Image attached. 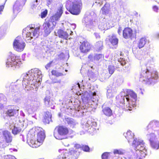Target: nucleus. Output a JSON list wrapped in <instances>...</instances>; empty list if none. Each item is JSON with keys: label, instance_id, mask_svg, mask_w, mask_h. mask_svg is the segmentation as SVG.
Segmentation results:
<instances>
[{"label": "nucleus", "instance_id": "1", "mask_svg": "<svg viewBox=\"0 0 159 159\" xmlns=\"http://www.w3.org/2000/svg\"><path fill=\"white\" fill-rule=\"evenodd\" d=\"M23 76L22 85L25 89L28 91L34 90L36 88L35 84L42 80V73L38 68H34L22 75Z\"/></svg>", "mask_w": 159, "mask_h": 159}, {"label": "nucleus", "instance_id": "2", "mask_svg": "<svg viewBox=\"0 0 159 159\" xmlns=\"http://www.w3.org/2000/svg\"><path fill=\"white\" fill-rule=\"evenodd\" d=\"M125 98L126 100V103H127L128 105V107H129L127 110H131V109H130L129 108H131L136 107L137 96L134 91L129 89L123 90V91H121L119 95L116 97L117 102L120 103V106L122 108L124 106L125 104ZM126 106H127V105Z\"/></svg>", "mask_w": 159, "mask_h": 159}, {"label": "nucleus", "instance_id": "3", "mask_svg": "<svg viewBox=\"0 0 159 159\" xmlns=\"http://www.w3.org/2000/svg\"><path fill=\"white\" fill-rule=\"evenodd\" d=\"M147 129L149 133L147 136L149 140L151 147L153 149H159V141L155 139V135L153 132H156L159 135V122L155 120L151 121Z\"/></svg>", "mask_w": 159, "mask_h": 159}, {"label": "nucleus", "instance_id": "4", "mask_svg": "<svg viewBox=\"0 0 159 159\" xmlns=\"http://www.w3.org/2000/svg\"><path fill=\"white\" fill-rule=\"evenodd\" d=\"M62 7L63 5L60 4L59 7L57 9L56 13L49 19L45 20V22L43 25V27L45 35L46 36L49 34L53 30L56 24V21L59 20L63 13Z\"/></svg>", "mask_w": 159, "mask_h": 159}, {"label": "nucleus", "instance_id": "5", "mask_svg": "<svg viewBox=\"0 0 159 159\" xmlns=\"http://www.w3.org/2000/svg\"><path fill=\"white\" fill-rule=\"evenodd\" d=\"M158 78V73L156 71L150 72L147 69L142 70L140 75L139 80L148 85L155 83Z\"/></svg>", "mask_w": 159, "mask_h": 159}, {"label": "nucleus", "instance_id": "6", "mask_svg": "<svg viewBox=\"0 0 159 159\" xmlns=\"http://www.w3.org/2000/svg\"><path fill=\"white\" fill-rule=\"evenodd\" d=\"M82 6L81 0H68L66 5V9L71 14L75 15L80 14Z\"/></svg>", "mask_w": 159, "mask_h": 159}, {"label": "nucleus", "instance_id": "7", "mask_svg": "<svg viewBox=\"0 0 159 159\" xmlns=\"http://www.w3.org/2000/svg\"><path fill=\"white\" fill-rule=\"evenodd\" d=\"M39 27L34 28L32 26H28L23 31V37L25 40L29 42L34 38V39L37 38L39 35Z\"/></svg>", "mask_w": 159, "mask_h": 159}, {"label": "nucleus", "instance_id": "8", "mask_svg": "<svg viewBox=\"0 0 159 159\" xmlns=\"http://www.w3.org/2000/svg\"><path fill=\"white\" fill-rule=\"evenodd\" d=\"M22 64L19 57L11 53L7 58L6 66L7 67H11L13 70L18 69Z\"/></svg>", "mask_w": 159, "mask_h": 159}, {"label": "nucleus", "instance_id": "9", "mask_svg": "<svg viewBox=\"0 0 159 159\" xmlns=\"http://www.w3.org/2000/svg\"><path fill=\"white\" fill-rule=\"evenodd\" d=\"M132 146L136 152V154L139 157L142 158L145 157L147 155V150L144 146V143L140 139H134Z\"/></svg>", "mask_w": 159, "mask_h": 159}, {"label": "nucleus", "instance_id": "10", "mask_svg": "<svg viewBox=\"0 0 159 159\" xmlns=\"http://www.w3.org/2000/svg\"><path fill=\"white\" fill-rule=\"evenodd\" d=\"M12 137L11 133L8 131L0 130V147L4 148L11 142Z\"/></svg>", "mask_w": 159, "mask_h": 159}, {"label": "nucleus", "instance_id": "11", "mask_svg": "<svg viewBox=\"0 0 159 159\" xmlns=\"http://www.w3.org/2000/svg\"><path fill=\"white\" fill-rule=\"evenodd\" d=\"M79 153L76 150H71L69 152L62 153L56 159H76Z\"/></svg>", "mask_w": 159, "mask_h": 159}, {"label": "nucleus", "instance_id": "12", "mask_svg": "<svg viewBox=\"0 0 159 159\" xmlns=\"http://www.w3.org/2000/svg\"><path fill=\"white\" fill-rule=\"evenodd\" d=\"M93 20V17L90 15H88L84 18V24L88 30L93 29L97 25V21Z\"/></svg>", "mask_w": 159, "mask_h": 159}, {"label": "nucleus", "instance_id": "13", "mask_svg": "<svg viewBox=\"0 0 159 159\" xmlns=\"http://www.w3.org/2000/svg\"><path fill=\"white\" fill-rule=\"evenodd\" d=\"M57 132L58 134L61 135H65L69 133L68 129L64 126H60L57 127L55 129V131L54 133V137L57 139H61L57 133H55V131Z\"/></svg>", "mask_w": 159, "mask_h": 159}, {"label": "nucleus", "instance_id": "14", "mask_svg": "<svg viewBox=\"0 0 159 159\" xmlns=\"http://www.w3.org/2000/svg\"><path fill=\"white\" fill-rule=\"evenodd\" d=\"M14 49L16 51L21 52L23 51L25 46V42L19 39L18 37H17L13 43Z\"/></svg>", "mask_w": 159, "mask_h": 159}, {"label": "nucleus", "instance_id": "15", "mask_svg": "<svg viewBox=\"0 0 159 159\" xmlns=\"http://www.w3.org/2000/svg\"><path fill=\"white\" fill-rule=\"evenodd\" d=\"M26 0H17L13 6V13L16 15L22 10Z\"/></svg>", "mask_w": 159, "mask_h": 159}, {"label": "nucleus", "instance_id": "16", "mask_svg": "<svg viewBox=\"0 0 159 159\" xmlns=\"http://www.w3.org/2000/svg\"><path fill=\"white\" fill-rule=\"evenodd\" d=\"M97 126V123L92 119L88 120L83 127L84 129L89 132H94L95 130V127Z\"/></svg>", "mask_w": 159, "mask_h": 159}, {"label": "nucleus", "instance_id": "17", "mask_svg": "<svg viewBox=\"0 0 159 159\" xmlns=\"http://www.w3.org/2000/svg\"><path fill=\"white\" fill-rule=\"evenodd\" d=\"M9 127L10 129L11 130L12 134L14 135L19 134L22 130L20 126L13 121L10 122Z\"/></svg>", "mask_w": 159, "mask_h": 159}, {"label": "nucleus", "instance_id": "18", "mask_svg": "<svg viewBox=\"0 0 159 159\" xmlns=\"http://www.w3.org/2000/svg\"><path fill=\"white\" fill-rule=\"evenodd\" d=\"M81 43L80 49L82 52L85 53L89 52L90 49V43L87 41L85 40L82 43L80 42Z\"/></svg>", "mask_w": 159, "mask_h": 159}, {"label": "nucleus", "instance_id": "19", "mask_svg": "<svg viewBox=\"0 0 159 159\" xmlns=\"http://www.w3.org/2000/svg\"><path fill=\"white\" fill-rule=\"evenodd\" d=\"M71 32L70 34L73 33L70 30H67V32L65 31L61 30H57V35H58L59 37L65 39H67L69 37V33Z\"/></svg>", "mask_w": 159, "mask_h": 159}, {"label": "nucleus", "instance_id": "20", "mask_svg": "<svg viewBox=\"0 0 159 159\" xmlns=\"http://www.w3.org/2000/svg\"><path fill=\"white\" fill-rule=\"evenodd\" d=\"M20 86V84L17 85L16 83H11L9 86V91L10 94H13L15 93L19 92Z\"/></svg>", "mask_w": 159, "mask_h": 159}, {"label": "nucleus", "instance_id": "21", "mask_svg": "<svg viewBox=\"0 0 159 159\" xmlns=\"http://www.w3.org/2000/svg\"><path fill=\"white\" fill-rule=\"evenodd\" d=\"M45 105L48 107H50L52 109H54V102L51 99V97L49 96H46L44 99Z\"/></svg>", "mask_w": 159, "mask_h": 159}, {"label": "nucleus", "instance_id": "22", "mask_svg": "<svg viewBox=\"0 0 159 159\" xmlns=\"http://www.w3.org/2000/svg\"><path fill=\"white\" fill-rule=\"evenodd\" d=\"M133 35V30L129 28H126L123 31V35L125 39L130 38Z\"/></svg>", "mask_w": 159, "mask_h": 159}, {"label": "nucleus", "instance_id": "23", "mask_svg": "<svg viewBox=\"0 0 159 159\" xmlns=\"http://www.w3.org/2000/svg\"><path fill=\"white\" fill-rule=\"evenodd\" d=\"M33 136L32 137L30 138L29 135H27V142L28 143L29 145L32 148H37L39 146L41 145L39 143H37V141H35L34 139Z\"/></svg>", "mask_w": 159, "mask_h": 159}, {"label": "nucleus", "instance_id": "24", "mask_svg": "<svg viewBox=\"0 0 159 159\" xmlns=\"http://www.w3.org/2000/svg\"><path fill=\"white\" fill-rule=\"evenodd\" d=\"M98 26L99 29L101 30H107L109 28L108 24L106 22L105 18H103L102 21H100Z\"/></svg>", "mask_w": 159, "mask_h": 159}, {"label": "nucleus", "instance_id": "25", "mask_svg": "<svg viewBox=\"0 0 159 159\" xmlns=\"http://www.w3.org/2000/svg\"><path fill=\"white\" fill-rule=\"evenodd\" d=\"M45 137V133L43 131H40L37 134V143L41 145Z\"/></svg>", "mask_w": 159, "mask_h": 159}, {"label": "nucleus", "instance_id": "26", "mask_svg": "<svg viewBox=\"0 0 159 159\" xmlns=\"http://www.w3.org/2000/svg\"><path fill=\"white\" fill-rule=\"evenodd\" d=\"M110 42L114 46H116L118 42V39L116 38V36L114 34H112L109 36Z\"/></svg>", "mask_w": 159, "mask_h": 159}, {"label": "nucleus", "instance_id": "27", "mask_svg": "<svg viewBox=\"0 0 159 159\" xmlns=\"http://www.w3.org/2000/svg\"><path fill=\"white\" fill-rule=\"evenodd\" d=\"M52 115L51 112L48 111L46 112L44 117L43 122L48 124L51 121Z\"/></svg>", "mask_w": 159, "mask_h": 159}, {"label": "nucleus", "instance_id": "28", "mask_svg": "<svg viewBox=\"0 0 159 159\" xmlns=\"http://www.w3.org/2000/svg\"><path fill=\"white\" fill-rule=\"evenodd\" d=\"M110 9V5L106 3L101 8V11L103 14L107 15L108 14Z\"/></svg>", "mask_w": 159, "mask_h": 159}, {"label": "nucleus", "instance_id": "29", "mask_svg": "<svg viewBox=\"0 0 159 159\" xmlns=\"http://www.w3.org/2000/svg\"><path fill=\"white\" fill-rule=\"evenodd\" d=\"M124 135L128 140L129 143L134 138V134L130 130L128 131L127 133H124Z\"/></svg>", "mask_w": 159, "mask_h": 159}, {"label": "nucleus", "instance_id": "30", "mask_svg": "<svg viewBox=\"0 0 159 159\" xmlns=\"http://www.w3.org/2000/svg\"><path fill=\"white\" fill-rule=\"evenodd\" d=\"M12 96V99L13 101L16 102H19L22 99V97L19 92L15 93L13 94H11Z\"/></svg>", "mask_w": 159, "mask_h": 159}, {"label": "nucleus", "instance_id": "31", "mask_svg": "<svg viewBox=\"0 0 159 159\" xmlns=\"http://www.w3.org/2000/svg\"><path fill=\"white\" fill-rule=\"evenodd\" d=\"M6 114L9 116H14L17 115L18 114V110L14 109H8L6 111Z\"/></svg>", "mask_w": 159, "mask_h": 159}, {"label": "nucleus", "instance_id": "32", "mask_svg": "<svg viewBox=\"0 0 159 159\" xmlns=\"http://www.w3.org/2000/svg\"><path fill=\"white\" fill-rule=\"evenodd\" d=\"M102 111L104 114L107 116H110L112 114V110L108 107L103 108Z\"/></svg>", "mask_w": 159, "mask_h": 159}, {"label": "nucleus", "instance_id": "33", "mask_svg": "<svg viewBox=\"0 0 159 159\" xmlns=\"http://www.w3.org/2000/svg\"><path fill=\"white\" fill-rule=\"evenodd\" d=\"M65 122L71 126L73 127L75 125L76 122L72 118L68 117L65 118Z\"/></svg>", "mask_w": 159, "mask_h": 159}, {"label": "nucleus", "instance_id": "34", "mask_svg": "<svg viewBox=\"0 0 159 159\" xmlns=\"http://www.w3.org/2000/svg\"><path fill=\"white\" fill-rule=\"evenodd\" d=\"M147 42V39L145 37L142 38H141L139 43H138V47L140 48L144 47L145 44Z\"/></svg>", "mask_w": 159, "mask_h": 159}, {"label": "nucleus", "instance_id": "35", "mask_svg": "<svg viewBox=\"0 0 159 159\" xmlns=\"http://www.w3.org/2000/svg\"><path fill=\"white\" fill-rule=\"evenodd\" d=\"M52 75H55L57 77L65 75L66 73L63 71L62 73L58 72L57 70H52Z\"/></svg>", "mask_w": 159, "mask_h": 159}, {"label": "nucleus", "instance_id": "36", "mask_svg": "<svg viewBox=\"0 0 159 159\" xmlns=\"http://www.w3.org/2000/svg\"><path fill=\"white\" fill-rule=\"evenodd\" d=\"M32 106V105H31L30 107L31 108H30L28 110V112L29 113L31 114H32V115L31 116L32 117L35 118V119L36 118H35V115L36 114H34V112H35L37 109V107L34 106V107H31V106Z\"/></svg>", "mask_w": 159, "mask_h": 159}, {"label": "nucleus", "instance_id": "37", "mask_svg": "<svg viewBox=\"0 0 159 159\" xmlns=\"http://www.w3.org/2000/svg\"><path fill=\"white\" fill-rule=\"evenodd\" d=\"M114 91L111 88L107 89V98H111L114 96Z\"/></svg>", "mask_w": 159, "mask_h": 159}, {"label": "nucleus", "instance_id": "38", "mask_svg": "<svg viewBox=\"0 0 159 159\" xmlns=\"http://www.w3.org/2000/svg\"><path fill=\"white\" fill-rule=\"evenodd\" d=\"M95 48L98 51L102 49L103 48L102 42L101 41L97 42L95 45Z\"/></svg>", "mask_w": 159, "mask_h": 159}, {"label": "nucleus", "instance_id": "39", "mask_svg": "<svg viewBox=\"0 0 159 159\" xmlns=\"http://www.w3.org/2000/svg\"><path fill=\"white\" fill-rule=\"evenodd\" d=\"M92 95V97L91 98V101H92L94 103H96L98 100V97L96 95V93L94 92L91 93Z\"/></svg>", "mask_w": 159, "mask_h": 159}, {"label": "nucleus", "instance_id": "40", "mask_svg": "<svg viewBox=\"0 0 159 159\" xmlns=\"http://www.w3.org/2000/svg\"><path fill=\"white\" fill-rule=\"evenodd\" d=\"M115 154L122 155L125 153V151L122 149H115L113 152Z\"/></svg>", "mask_w": 159, "mask_h": 159}, {"label": "nucleus", "instance_id": "41", "mask_svg": "<svg viewBox=\"0 0 159 159\" xmlns=\"http://www.w3.org/2000/svg\"><path fill=\"white\" fill-rule=\"evenodd\" d=\"M38 4V0H33L31 4V8L34 9L37 7Z\"/></svg>", "mask_w": 159, "mask_h": 159}, {"label": "nucleus", "instance_id": "42", "mask_svg": "<svg viewBox=\"0 0 159 159\" xmlns=\"http://www.w3.org/2000/svg\"><path fill=\"white\" fill-rule=\"evenodd\" d=\"M7 99L5 96L3 94H0V102L5 103Z\"/></svg>", "mask_w": 159, "mask_h": 159}, {"label": "nucleus", "instance_id": "43", "mask_svg": "<svg viewBox=\"0 0 159 159\" xmlns=\"http://www.w3.org/2000/svg\"><path fill=\"white\" fill-rule=\"evenodd\" d=\"M104 0H93L94 2L98 6L100 7L103 4Z\"/></svg>", "mask_w": 159, "mask_h": 159}, {"label": "nucleus", "instance_id": "44", "mask_svg": "<svg viewBox=\"0 0 159 159\" xmlns=\"http://www.w3.org/2000/svg\"><path fill=\"white\" fill-rule=\"evenodd\" d=\"M118 62L120 63L121 65L124 66L126 64V61L125 59L123 58H120V59H118Z\"/></svg>", "mask_w": 159, "mask_h": 159}, {"label": "nucleus", "instance_id": "45", "mask_svg": "<svg viewBox=\"0 0 159 159\" xmlns=\"http://www.w3.org/2000/svg\"><path fill=\"white\" fill-rule=\"evenodd\" d=\"M115 70V67L113 66H110L108 67V70L109 73L111 74H112L114 72Z\"/></svg>", "mask_w": 159, "mask_h": 159}, {"label": "nucleus", "instance_id": "46", "mask_svg": "<svg viewBox=\"0 0 159 159\" xmlns=\"http://www.w3.org/2000/svg\"><path fill=\"white\" fill-rule=\"evenodd\" d=\"M102 54H96L94 57V59L95 60H99L102 58Z\"/></svg>", "mask_w": 159, "mask_h": 159}, {"label": "nucleus", "instance_id": "47", "mask_svg": "<svg viewBox=\"0 0 159 159\" xmlns=\"http://www.w3.org/2000/svg\"><path fill=\"white\" fill-rule=\"evenodd\" d=\"M80 88V85L79 83L76 84L75 85H74L72 87V90H77Z\"/></svg>", "mask_w": 159, "mask_h": 159}, {"label": "nucleus", "instance_id": "48", "mask_svg": "<svg viewBox=\"0 0 159 159\" xmlns=\"http://www.w3.org/2000/svg\"><path fill=\"white\" fill-rule=\"evenodd\" d=\"M144 53L143 52H140L136 55V57L139 60L142 59L143 57Z\"/></svg>", "mask_w": 159, "mask_h": 159}, {"label": "nucleus", "instance_id": "49", "mask_svg": "<svg viewBox=\"0 0 159 159\" xmlns=\"http://www.w3.org/2000/svg\"><path fill=\"white\" fill-rule=\"evenodd\" d=\"M76 110L77 109H76ZM77 110L80 113H81V114H80V116H82L83 115H84V112L83 111L82 108L80 106L78 107Z\"/></svg>", "mask_w": 159, "mask_h": 159}, {"label": "nucleus", "instance_id": "50", "mask_svg": "<svg viewBox=\"0 0 159 159\" xmlns=\"http://www.w3.org/2000/svg\"><path fill=\"white\" fill-rule=\"evenodd\" d=\"M54 63L53 61H50L45 66V68L47 70H48L51 66L52 64Z\"/></svg>", "mask_w": 159, "mask_h": 159}, {"label": "nucleus", "instance_id": "51", "mask_svg": "<svg viewBox=\"0 0 159 159\" xmlns=\"http://www.w3.org/2000/svg\"><path fill=\"white\" fill-rule=\"evenodd\" d=\"M57 59L58 60H61L63 59L65 57V55L63 53H60V54L57 55Z\"/></svg>", "mask_w": 159, "mask_h": 159}, {"label": "nucleus", "instance_id": "52", "mask_svg": "<svg viewBox=\"0 0 159 159\" xmlns=\"http://www.w3.org/2000/svg\"><path fill=\"white\" fill-rule=\"evenodd\" d=\"M47 14V10H45L41 13V17L43 18L46 17Z\"/></svg>", "mask_w": 159, "mask_h": 159}, {"label": "nucleus", "instance_id": "53", "mask_svg": "<svg viewBox=\"0 0 159 159\" xmlns=\"http://www.w3.org/2000/svg\"><path fill=\"white\" fill-rule=\"evenodd\" d=\"M82 148L83 151L85 152H88L89 150V147L87 145H83Z\"/></svg>", "mask_w": 159, "mask_h": 159}, {"label": "nucleus", "instance_id": "54", "mask_svg": "<svg viewBox=\"0 0 159 159\" xmlns=\"http://www.w3.org/2000/svg\"><path fill=\"white\" fill-rule=\"evenodd\" d=\"M53 83H59L60 85H61V80L60 79L57 80V79H54L52 81Z\"/></svg>", "mask_w": 159, "mask_h": 159}, {"label": "nucleus", "instance_id": "55", "mask_svg": "<svg viewBox=\"0 0 159 159\" xmlns=\"http://www.w3.org/2000/svg\"><path fill=\"white\" fill-rule=\"evenodd\" d=\"M108 152L104 153L102 155V159H107L108 158Z\"/></svg>", "mask_w": 159, "mask_h": 159}, {"label": "nucleus", "instance_id": "56", "mask_svg": "<svg viewBox=\"0 0 159 159\" xmlns=\"http://www.w3.org/2000/svg\"><path fill=\"white\" fill-rule=\"evenodd\" d=\"M88 76L90 78H94L95 77V75L94 73L92 72L89 71L88 72Z\"/></svg>", "mask_w": 159, "mask_h": 159}, {"label": "nucleus", "instance_id": "57", "mask_svg": "<svg viewBox=\"0 0 159 159\" xmlns=\"http://www.w3.org/2000/svg\"><path fill=\"white\" fill-rule=\"evenodd\" d=\"M152 9L154 11L157 12L158 10V8L156 6H154L152 7Z\"/></svg>", "mask_w": 159, "mask_h": 159}, {"label": "nucleus", "instance_id": "58", "mask_svg": "<svg viewBox=\"0 0 159 159\" xmlns=\"http://www.w3.org/2000/svg\"><path fill=\"white\" fill-rule=\"evenodd\" d=\"M122 28L121 27H119L118 30V33L120 35L122 33Z\"/></svg>", "mask_w": 159, "mask_h": 159}, {"label": "nucleus", "instance_id": "59", "mask_svg": "<svg viewBox=\"0 0 159 159\" xmlns=\"http://www.w3.org/2000/svg\"><path fill=\"white\" fill-rule=\"evenodd\" d=\"M52 1V0H46L47 5L48 7H49V6L51 5Z\"/></svg>", "mask_w": 159, "mask_h": 159}, {"label": "nucleus", "instance_id": "60", "mask_svg": "<svg viewBox=\"0 0 159 159\" xmlns=\"http://www.w3.org/2000/svg\"><path fill=\"white\" fill-rule=\"evenodd\" d=\"M94 35H95V38L97 39H99L100 38V36L98 33H94Z\"/></svg>", "mask_w": 159, "mask_h": 159}, {"label": "nucleus", "instance_id": "61", "mask_svg": "<svg viewBox=\"0 0 159 159\" xmlns=\"http://www.w3.org/2000/svg\"><path fill=\"white\" fill-rule=\"evenodd\" d=\"M6 159H16V158L14 156L10 155L8 156Z\"/></svg>", "mask_w": 159, "mask_h": 159}, {"label": "nucleus", "instance_id": "62", "mask_svg": "<svg viewBox=\"0 0 159 159\" xmlns=\"http://www.w3.org/2000/svg\"><path fill=\"white\" fill-rule=\"evenodd\" d=\"M4 103L0 102V110L2 109L3 108V104Z\"/></svg>", "mask_w": 159, "mask_h": 159}, {"label": "nucleus", "instance_id": "63", "mask_svg": "<svg viewBox=\"0 0 159 159\" xmlns=\"http://www.w3.org/2000/svg\"><path fill=\"white\" fill-rule=\"evenodd\" d=\"M4 7V6L3 5L0 6V14H1V12L2 11Z\"/></svg>", "mask_w": 159, "mask_h": 159}, {"label": "nucleus", "instance_id": "64", "mask_svg": "<svg viewBox=\"0 0 159 159\" xmlns=\"http://www.w3.org/2000/svg\"><path fill=\"white\" fill-rule=\"evenodd\" d=\"M20 115L21 116L23 117L25 116V114L22 111H20Z\"/></svg>", "mask_w": 159, "mask_h": 159}]
</instances>
